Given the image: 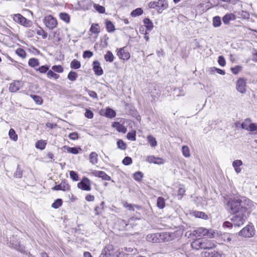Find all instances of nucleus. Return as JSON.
Returning a JSON list of instances; mask_svg holds the SVG:
<instances>
[{
    "mask_svg": "<svg viewBox=\"0 0 257 257\" xmlns=\"http://www.w3.org/2000/svg\"><path fill=\"white\" fill-rule=\"evenodd\" d=\"M245 203L240 199H230L226 204V208L230 210L231 213L235 214L239 212H245L246 207Z\"/></svg>",
    "mask_w": 257,
    "mask_h": 257,
    "instance_id": "f257e3e1",
    "label": "nucleus"
},
{
    "mask_svg": "<svg viewBox=\"0 0 257 257\" xmlns=\"http://www.w3.org/2000/svg\"><path fill=\"white\" fill-rule=\"evenodd\" d=\"M215 231L213 229H207L203 227H199L194 230L192 233L193 235H195L196 237H201L203 236H207L208 238H213L214 235Z\"/></svg>",
    "mask_w": 257,
    "mask_h": 257,
    "instance_id": "f03ea898",
    "label": "nucleus"
},
{
    "mask_svg": "<svg viewBox=\"0 0 257 257\" xmlns=\"http://www.w3.org/2000/svg\"><path fill=\"white\" fill-rule=\"evenodd\" d=\"M245 212H239L235 213L231 218L230 220L234 226L239 227L243 225L246 219Z\"/></svg>",
    "mask_w": 257,
    "mask_h": 257,
    "instance_id": "7ed1b4c3",
    "label": "nucleus"
},
{
    "mask_svg": "<svg viewBox=\"0 0 257 257\" xmlns=\"http://www.w3.org/2000/svg\"><path fill=\"white\" fill-rule=\"evenodd\" d=\"M254 226L251 224H248L238 232V235L245 238H250L254 235Z\"/></svg>",
    "mask_w": 257,
    "mask_h": 257,
    "instance_id": "20e7f679",
    "label": "nucleus"
},
{
    "mask_svg": "<svg viewBox=\"0 0 257 257\" xmlns=\"http://www.w3.org/2000/svg\"><path fill=\"white\" fill-rule=\"evenodd\" d=\"M43 23L45 26L50 30H52L57 25V21L52 15H48L44 17Z\"/></svg>",
    "mask_w": 257,
    "mask_h": 257,
    "instance_id": "39448f33",
    "label": "nucleus"
},
{
    "mask_svg": "<svg viewBox=\"0 0 257 257\" xmlns=\"http://www.w3.org/2000/svg\"><path fill=\"white\" fill-rule=\"evenodd\" d=\"M113 246L112 244L106 245L102 249L99 257H117L114 253Z\"/></svg>",
    "mask_w": 257,
    "mask_h": 257,
    "instance_id": "423d86ee",
    "label": "nucleus"
},
{
    "mask_svg": "<svg viewBox=\"0 0 257 257\" xmlns=\"http://www.w3.org/2000/svg\"><path fill=\"white\" fill-rule=\"evenodd\" d=\"M13 20L15 22L25 27L30 26V21L27 20L21 14H17L14 15Z\"/></svg>",
    "mask_w": 257,
    "mask_h": 257,
    "instance_id": "0eeeda50",
    "label": "nucleus"
},
{
    "mask_svg": "<svg viewBox=\"0 0 257 257\" xmlns=\"http://www.w3.org/2000/svg\"><path fill=\"white\" fill-rule=\"evenodd\" d=\"M77 187L82 190L90 191L91 190V182L88 178L84 177L82 178V180L77 184Z\"/></svg>",
    "mask_w": 257,
    "mask_h": 257,
    "instance_id": "6e6552de",
    "label": "nucleus"
},
{
    "mask_svg": "<svg viewBox=\"0 0 257 257\" xmlns=\"http://www.w3.org/2000/svg\"><path fill=\"white\" fill-rule=\"evenodd\" d=\"M246 80L242 78H239L236 83V89L240 93L243 94L246 92Z\"/></svg>",
    "mask_w": 257,
    "mask_h": 257,
    "instance_id": "1a4fd4ad",
    "label": "nucleus"
},
{
    "mask_svg": "<svg viewBox=\"0 0 257 257\" xmlns=\"http://www.w3.org/2000/svg\"><path fill=\"white\" fill-rule=\"evenodd\" d=\"M53 190H62L63 191H68L70 189V186L66 181L63 180L60 184L56 185L52 188Z\"/></svg>",
    "mask_w": 257,
    "mask_h": 257,
    "instance_id": "9d476101",
    "label": "nucleus"
},
{
    "mask_svg": "<svg viewBox=\"0 0 257 257\" xmlns=\"http://www.w3.org/2000/svg\"><path fill=\"white\" fill-rule=\"evenodd\" d=\"M202 249H207L208 251L215 248L216 246L213 241L208 239H202Z\"/></svg>",
    "mask_w": 257,
    "mask_h": 257,
    "instance_id": "9b49d317",
    "label": "nucleus"
},
{
    "mask_svg": "<svg viewBox=\"0 0 257 257\" xmlns=\"http://www.w3.org/2000/svg\"><path fill=\"white\" fill-rule=\"evenodd\" d=\"M146 161L150 163H154L158 165L163 164L165 162L164 160L162 158L155 157L153 156H148L146 159Z\"/></svg>",
    "mask_w": 257,
    "mask_h": 257,
    "instance_id": "f8f14e48",
    "label": "nucleus"
},
{
    "mask_svg": "<svg viewBox=\"0 0 257 257\" xmlns=\"http://www.w3.org/2000/svg\"><path fill=\"white\" fill-rule=\"evenodd\" d=\"M117 55L120 59L124 60H128L131 56L130 53L126 51L124 47L121 48L118 50Z\"/></svg>",
    "mask_w": 257,
    "mask_h": 257,
    "instance_id": "ddd939ff",
    "label": "nucleus"
},
{
    "mask_svg": "<svg viewBox=\"0 0 257 257\" xmlns=\"http://www.w3.org/2000/svg\"><path fill=\"white\" fill-rule=\"evenodd\" d=\"M10 242L12 245V246L16 249L20 251L23 250V247L20 245V242L17 240L16 237L13 236L12 237H10Z\"/></svg>",
    "mask_w": 257,
    "mask_h": 257,
    "instance_id": "4468645a",
    "label": "nucleus"
},
{
    "mask_svg": "<svg viewBox=\"0 0 257 257\" xmlns=\"http://www.w3.org/2000/svg\"><path fill=\"white\" fill-rule=\"evenodd\" d=\"M93 70L96 75L100 76L103 74V70L100 67V64L98 61L93 62Z\"/></svg>",
    "mask_w": 257,
    "mask_h": 257,
    "instance_id": "2eb2a0df",
    "label": "nucleus"
},
{
    "mask_svg": "<svg viewBox=\"0 0 257 257\" xmlns=\"http://www.w3.org/2000/svg\"><path fill=\"white\" fill-rule=\"evenodd\" d=\"M22 87V83L19 81H14L10 86L9 90L12 92H16Z\"/></svg>",
    "mask_w": 257,
    "mask_h": 257,
    "instance_id": "dca6fc26",
    "label": "nucleus"
},
{
    "mask_svg": "<svg viewBox=\"0 0 257 257\" xmlns=\"http://www.w3.org/2000/svg\"><path fill=\"white\" fill-rule=\"evenodd\" d=\"M150 94L152 97V101H156L159 99L160 96V90L155 87H153L150 91Z\"/></svg>",
    "mask_w": 257,
    "mask_h": 257,
    "instance_id": "f3484780",
    "label": "nucleus"
},
{
    "mask_svg": "<svg viewBox=\"0 0 257 257\" xmlns=\"http://www.w3.org/2000/svg\"><path fill=\"white\" fill-rule=\"evenodd\" d=\"M202 255L203 257H222V254L216 251H205L202 252Z\"/></svg>",
    "mask_w": 257,
    "mask_h": 257,
    "instance_id": "a211bd4d",
    "label": "nucleus"
},
{
    "mask_svg": "<svg viewBox=\"0 0 257 257\" xmlns=\"http://www.w3.org/2000/svg\"><path fill=\"white\" fill-rule=\"evenodd\" d=\"M112 127L115 128L116 130L120 133H125L127 131L126 127H125L122 124L118 122H114L112 125Z\"/></svg>",
    "mask_w": 257,
    "mask_h": 257,
    "instance_id": "6ab92c4d",
    "label": "nucleus"
},
{
    "mask_svg": "<svg viewBox=\"0 0 257 257\" xmlns=\"http://www.w3.org/2000/svg\"><path fill=\"white\" fill-rule=\"evenodd\" d=\"M242 164L240 160H236L232 162V166L236 173L238 174L241 172V169L239 167L242 165Z\"/></svg>",
    "mask_w": 257,
    "mask_h": 257,
    "instance_id": "aec40b11",
    "label": "nucleus"
},
{
    "mask_svg": "<svg viewBox=\"0 0 257 257\" xmlns=\"http://www.w3.org/2000/svg\"><path fill=\"white\" fill-rule=\"evenodd\" d=\"M235 15L230 13L226 14L225 16H224L222 18V21L224 24H228L230 21L235 20Z\"/></svg>",
    "mask_w": 257,
    "mask_h": 257,
    "instance_id": "412c9836",
    "label": "nucleus"
},
{
    "mask_svg": "<svg viewBox=\"0 0 257 257\" xmlns=\"http://www.w3.org/2000/svg\"><path fill=\"white\" fill-rule=\"evenodd\" d=\"M202 239H197L194 240L191 244L192 248L199 250L202 249Z\"/></svg>",
    "mask_w": 257,
    "mask_h": 257,
    "instance_id": "4be33fe9",
    "label": "nucleus"
},
{
    "mask_svg": "<svg viewBox=\"0 0 257 257\" xmlns=\"http://www.w3.org/2000/svg\"><path fill=\"white\" fill-rule=\"evenodd\" d=\"M64 148L66 150L68 153L74 155L78 154L79 152L81 151V149L80 148L70 147L67 146H65Z\"/></svg>",
    "mask_w": 257,
    "mask_h": 257,
    "instance_id": "5701e85b",
    "label": "nucleus"
},
{
    "mask_svg": "<svg viewBox=\"0 0 257 257\" xmlns=\"http://www.w3.org/2000/svg\"><path fill=\"white\" fill-rule=\"evenodd\" d=\"M89 162L93 165H95L98 162V155L96 152H91L89 156Z\"/></svg>",
    "mask_w": 257,
    "mask_h": 257,
    "instance_id": "b1692460",
    "label": "nucleus"
},
{
    "mask_svg": "<svg viewBox=\"0 0 257 257\" xmlns=\"http://www.w3.org/2000/svg\"><path fill=\"white\" fill-rule=\"evenodd\" d=\"M105 26L106 30L109 33L113 32L115 30V27L113 24L109 20H105Z\"/></svg>",
    "mask_w": 257,
    "mask_h": 257,
    "instance_id": "393cba45",
    "label": "nucleus"
},
{
    "mask_svg": "<svg viewBox=\"0 0 257 257\" xmlns=\"http://www.w3.org/2000/svg\"><path fill=\"white\" fill-rule=\"evenodd\" d=\"M236 14L237 17L240 19H248L250 17V15L248 12L243 10L237 12Z\"/></svg>",
    "mask_w": 257,
    "mask_h": 257,
    "instance_id": "a878e982",
    "label": "nucleus"
},
{
    "mask_svg": "<svg viewBox=\"0 0 257 257\" xmlns=\"http://www.w3.org/2000/svg\"><path fill=\"white\" fill-rule=\"evenodd\" d=\"M147 241L152 242H157L159 241L158 235L156 233L149 234L146 236Z\"/></svg>",
    "mask_w": 257,
    "mask_h": 257,
    "instance_id": "bb28decb",
    "label": "nucleus"
},
{
    "mask_svg": "<svg viewBox=\"0 0 257 257\" xmlns=\"http://www.w3.org/2000/svg\"><path fill=\"white\" fill-rule=\"evenodd\" d=\"M143 22L148 31H150L153 29L154 25L152 22L149 19L145 18Z\"/></svg>",
    "mask_w": 257,
    "mask_h": 257,
    "instance_id": "cd10ccee",
    "label": "nucleus"
},
{
    "mask_svg": "<svg viewBox=\"0 0 257 257\" xmlns=\"http://www.w3.org/2000/svg\"><path fill=\"white\" fill-rule=\"evenodd\" d=\"M28 64L30 66L36 69L37 68L36 67L39 65V60L34 58H31L29 60Z\"/></svg>",
    "mask_w": 257,
    "mask_h": 257,
    "instance_id": "c85d7f7f",
    "label": "nucleus"
},
{
    "mask_svg": "<svg viewBox=\"0 0 257 257\" xmlns=\"http://www.w3.org/2000/svg\"><path fill=\"white\" fill-rule=\"evenodd\" d=\"M105 115L106 117L108 118H113L116 115V112L112 109L110 108H107L106 109Z\"/></svg>",
    "mask_w": 257,
    "mask_h": 257,
    "instance_id": "c756f323",
    "label": "nucleus"
},
{
    "mask_svg": "<svg viewBox=\"0 0 257 257\" xmlns=\"http://www.w3.org/2000/svg\"><path fill=\"white\" fill-rule=\"evenodd\" d=\"M59 17L61 20L67 24L70 22V16L68 14L66 13H60Z\"/></svg>",
    "mask_w": 257,
    "mask_h": 257,
    "instance_id": "7c9ffc66",
    "label": "nucleus"
},
{
    "mask_svg": "<svg viewBox=\"0 0 257 257\" xmlns=\"http://www.w3.org/2000/svg\"><path fill=\"white\" fill-rule=\"evenodd\" d=\"M147 140L151 147H155L157 145V142L156 139L152 135L148 136Z\"/></svg>",
    "mask_w": 257,
    "mask_h": 257,
    "instance_id": "2f4dec72",
    "label": "nucleus"
},
{
    "mask_svg": "<svg viewBox=\"0 0 257 257\" xmlns=\"http://www.w3.org/2000/svg\"><path fill=\"white\" fill-rule=\"evenodd\" d=\"M80 62L76 59H73L70 63V67L72 69H77L80 68Z\"/></svg>",
    "mask_w": 257,
    "mask_h": 257,
    "instance_id": "473e14b6",
    "label": "nucleus"
},
{
    "mask_svg": "<svg viewBox=\"0 0 257 257\" xmlns=\"http://www.w3.org/2000/svg\"><path fill=\"white\" fill-rule=\"evenodd\" d=\"M104 59L107 62H112L114 60V56L111 52L108 51L104 55Z\"/></svg>",
    "mask_w": 257,
    "mask_h": 257,
    "instance_id": "72a5a7b5",
    "label": "nucleus"
},
{
    "mask_svg": "<svg viewBox=\"0 0 257 257\" xmlns=\"http://www.w3.org/2000/svg\"><path fill=\"white\" fill-rule=\"evenodd\" d=\"M47 143L45 141L40 140L38 141L36 143L35 147L37 149H39L41 150H44L45 148Z\"/></svg>",
    "mask_w": 257,
    "mask_h": 257,
    "instance_id": "f704fd0d",
    "label": "nucleus"
},
{
    "mask_svg": "<svg viewBox=\"0 0 257 257\" xmlns=\"http://www.w3.org/2000/svg\"><path fill=\"white\" fill-rule=\"evenodd\" d=\"M157 206L160 208L163 209L165 206V201L164 198L162 197H159L157 199Z\"/></svg>",
    "mask_w": 257,
    "mask_h": 257,
    "instance_id": "c9c22d12",
    "label": "nucleus"
},
{
    "mask_svg": "<svg viewBox=\"0 0 257 257\" xmlns=\"http://www.w3.org/2000/svg\"><path fill=\"white\" fill-rule=\"evenodd\" d=\"M143 13V10L142 8H137L134 10H133L131 12V16L133 17H136L139 16H141Z\"/></svg>",
    "mask_w": 257,
    "mask_h": 257,
    "instance_id": "e433bc0d",
    "label": "nucleus"
},
{
    "mask_svg": "<svg viewBox=\"0 0 257 257\" xmlns=\"http://www.w3.org/2000/svg\"><path fill=\"white\" fill-rule=\"evenodd\" d=\"M9 136L10 138L14 141H17L18 140V135L16 134L15 130L13 128H11L9 132Z\"/></svg>",
    "mask_w": 257,
    "mask_h": 257,
    "instance_id": "4c0bfd02",
    "label": "nucleus"
},
{
    "mask_svg": "<svg viewBox=\"0 0 257 257\" xmlns=\"http://www.w3.org/2000/svg\"><path fill=\"white\" fill-rule=\"evenodd\" d=\"M90 31L92 33L94 34H98L100 32L99 30V27L98 24H92L90 29Z\"/></svg>",
    "mask_w": 257,
    "mask_h": 257,
    "instance_id": "58836bf2",
    "label": "nucleus"
},
{
    "mask_svg": "<svg viewBox=\"0 0 257 257\" xmlns=\"http://www.w3.org/2000/svg\"><path fill=\"white\" fill-rule=\"evenodd\" d=\"M23 175V170L21 169L19 165L17 166L16 172L14 174V176L17 178H21Z\"/></svg>",
    "mask_w": 257,
    "mask_h": 257,
    "instance_id": "ea45409f",
    "label": "nucleus"
},
{
    "mask_svg": "<svg viewBox=\"0 0 257 257\" xmlns=\"http://www.w3.org/2000/svg\"><path fill=\"white\" fill-rule=\"evenodd\" d=\"M233 235L228 233H224L222 235V239L223 241L226 242H230L232 239V237Z\"/></svg>",
    "mask_w": 257,
    "mask_h": 257,
    "instance_id": "a19ab883",
    "label": "nucleus"
},
{
    "mask_svg": "<svg viewBox=\"0 0 257 257\" xmlns=\"http://www.w3.org/2000/svg\"><path fill=\"white\" fill-rule=\"evenodd\" d=\"M116 144L118 149L121 150H125L126 149V144L122 140H118Z\"/></svg>",
    "mask_w": 257,
    "mask_h": 257,
    "instance_id": "79ce46f5",
    "label": "nucleus"
},
{
    "mask_svg": "<svg viewBox=\"0 0 257 257\" xmlns=\"http://www.w3.org/2000/svg\"><path fill=\"white\" fill-rule=\"evenodd\" d=\"M221 24V19L219 16H215L213 19V25L214 27H218Z\"/></svg>",
    "mask_w": 257,
    "mask_h": 257,
    "instance_id": "37998d69",
    "label": "nucleus"
},
{
    "mask_svg": "<svg viewBox=\"0 0 257 257\" xmlns=\"http://www.w3.org/2000/svg\"><path fill=\"white\" fill-rule=\"evenodd\" d=\"M95 10L100 14H104L105 12V9L104 7L98 4H94L93 5Z\"/></svg>",
    "mask_w": 257,
    "mask_h": 257,
    "instance_id": "c03bdc74",
    "label": "nucleus"
},
{
    "mask_svg": "<svg viewBox=\"0 0 257 257\" xmlns=\"http://www.w3.org/2000/svg\"><path fill=\"white\" fill-rule=\"evenodd\" d=\"M182 152L183 155L186 158L189 157L190 156V150L188 146H183L182 148Z\"/></svg>",
    "mask_w": 257,
    "mask_h": 257,
    "instance_id": "a18cd8bd",
    "label": "nucleus"
},
{
    "mask_svg": "<svg viewBox=\"0 0 257 257\" xmlns=\"http://www.w3.org/2000/svg\"><path fill=\"white\" fill-rule=\"evenodd\" d=\"M78 77V75L76 72L73 71H70L68 75V78L69 80L74 81L76 80Z\"/></svg>",
    "mask_w": 257,
    "mask_h": 257,
    "instance_id": "49530a36",
    "label": "nucleus"
},
{
    "mask_svg": "<svg viewBox=\"0 0 257 257\" xmlns=\"http://www.w3.org/2000/svg\"><path fill=\"white\" fill-rule=\"evenodd\" d=\"M83 6H82V9L84 10H89L92 6V2L88 1H85L83 2Z\"/></svg>",
    "mask_w": 257,
    "mask_h": 257,
    "instance_id": "de8ad7c7",
    "label": "nucleus"
},
{
    "mask_svg": "<svg viewBox=\"0 0 257 257\" xmlns=\"http://www.w3.org/2000/svg\"><path fill=\"white\" fill-rule=\"evenodd\" d=\"M136 131L128 132L126 135V138L131 141H136Z\"/></svg>",
    "mask_w": 257,
    "mask_h": 257,
    "instance_id": "09e8293b",
    "label": "nucleus"
},
{
    "mask_svg": "<svg viewBox=\"0 0 257 257\" xmlns=\"http://www.w3.org/2000/svg\"><path fill=\"white\" fill-rule=\"evenodd\" d=\"M62 204V200L61 199H57L52 203V207L57 209L60 207Z\"/></svg>",
    "mask_w": 257,
    "mask_h": 257,
    "instance_id": "8fccbe9b",
    "label": "nucleus"
},
{
    "mask_svg": "<svg viewBox=\"0 0 257 257\" xmlns=\"http://www.w3.org/2000/svg\"><path fill=\"white\" fill-rule=\"evenodd\" d=\"M251 122V120L249 118H246L241 123V127L242 128L247 130L248 129V125Z\"/></svg>",
    "mask_w": 257,
    "mask_h": 257,
    "instance_id": "3c124183",
    "label": "nucleus"
},
{
    "mask_svg": "<svg viewBox=\"0 0 257 257\" xmlns=\"http://www.w3.org/2000/svg\"><path fill=\"white\" fill-rule=\"evenodd\" d=\"M49 67L48 65L42 66L38 68H36V70L39 71L41 73H45L49 71Z\"/></svg>",
    "mask_w": 257,
    "mask_h": 257,
    "instance_id": "603ef678",
    "label": "nucleus"
},
{
    "mask_svg": "<svg viewBox=\"0 0 257 257\" xmlns=\"http://www.w3.org/2000/svg\"><path fill=\"white\" fill-rule=\"evenodd\" d=\"M194 215L196 217L205 219L208 218V216L206 214H205L204 212L200 211L195 212Z\"/></svg>",
    "mask_w": 257,
    "mask_h": 257,
    "instance_id": "864d4df0",
    "label": "nucleus"
},
{
    "mask_svg": "<svg viewBox=\"0 0 257 257\" xmlns=\"http://www.w3.org/2000/svg\"><path fill=\"white\" fill-rule=\"evenodd\" d=\"M31 97L37 104H41L42 103L43 100L40 96L36 95H31Z\"/></svg>",
    "mask_w": 257,
    "mask_h": 257,
    "instance_id": "5fc2aeb1",
    "label": "nucleus"
},
{
    "mask_svg": "<svg viewBox=\"0 0 257 257\" xmlns=\"http://www.w3.org/2000/svg\"><path fill=\"white\" fill-rule=\"evenodd\" d=\"M16 53L20 57L24 58L26 56V53L23 49L18 48L16 51Z\"/></svg>",
    "mask_w": 257,
    "mask_h": 257,
    "instance_id": "6e6d98bb",
    "label": "nucleus"
},
{
    "mask_svg": "<svg viewBox=\"0 0 257 257\" xmlns=\"http://www.w3.org/2000/svg\"><path fill=\"white\" fill-rule=\"evenodd\" d=\"M143 177V174L140 171L136 172L134 175V178L137 181H140L142 180Z\"/></svg>",
    "mask_w": 257,
    "mask_h": 257,
    "instance_id": "4d7b16f0",
    "label": "nucleus"
},
{
    "mask_svg": "<svg viewBox=\"0 0 257 257\" xmlns=\"http://www.w3.org/2000/svg\"><path fill=\"white\" fill-rule=\"evenodd\" d=\"M47 76L49 78H53L55 79H57L59 77V75L54 73L52 70H49L47 72Z\"/></svg>",
    "mask_w": 257,
    "mask_h": 257,
    "instance_id": "13d9d810",
    "label": "nucleus"
},
{
    "mask_svg": "<svg viewBox=\"0 0 257 257\" xmlns=\"http://www.w3.org/2000/svg\"><path fill=\"white\" fill-rule=\"evenodd\" d=\"M210 72L211 73L213 72H217L218 74H221V75H224L225 74V71L223 70H221L219 68H217L215 67H213L210 68Z\"/></svg>",
    "mask_w": 257,
    "mask_h": 257,
    "instance_id": "bf43d9fd",
    "label": "nucleus"
},
{
    "mask_svg": "<svg viewBox=\"0 0 257 257\" xmlns=\"http://www.w3.org/2000/svg\"><path fill=\"white\" fill-rule=\"evenodd\" d=\"M185 189L183 187H180L178 190V199H181L183 196L185 194Z\"/></svg>",
    "mask_w": 257,
    "mask_h": 257,
    "instance_id": "052dcab7",
    "label": "nucleus"
},
{
    "mask_svg": "<svg viewBox=\"0 0 257 257\" xmlns=\"http://www.w3.org/2000/svg\"><path fill=\"white\" fill-rule=\"evenodd\" d=\"M52 69L56 72L62 73L63 72V68L61 65H54L52 67Z\"/></svg>",
    "mask_w": 257,
    "mask_h": 257,
    "instance_id": "680f3d73",
    "label": "nucleus"
},
{
    "mask_svg": "<svg viewBox=\"0 0 257 257\" xmlns=\"http://www.w3.org/2000/svg\"><path fill=\"white\" fill-rule=\"evenodd\" d=\"M70 178L74 181L78 180V174L73 171H70L69 172Z\"/></svg>",
    "mask_w": 257,
    "mask_h": 257,
    "instance_id": "e2e57ef3",
    "label": "nucleus"
},
{
    "mask_svg": "<svg viewBox=\"0 0 257 257\" xmlns=\"http://www.w3.org/2000/svg\"><path fill=\"white\" fill-rule=\"evenodd\" d=\"M122 163L124 165H129L132 163V159L130 157H125L123 159Z\"/></svg>",
    "mask_w": 257,
    "mask_h": 257,
    "instance_id": "0e129e2a",
    "label": "nucleus"
},
{
    "mask_svg": "<svg viewBox=\"0 0 257 257\" xmlns=\"http://www.w3.org/2000/svg\"><path fill=\"white\" fill-rule=\"evenodd\" d=\"M37 34L39 36H42L43 39H46L47 37V33L42 29L38 30Z\"/></svg>",
    "mask_w": 257,
    "mask_h": 257,
    "instance_id": "69168bd1",
    "label": "nucleus"
},
{
    "mask_svg": "<svg viewBox=\"0 0 257 257\" xmlns=\"http://www.w3.org/2000/svg\"><path fill=\"white\" fill-rule=\"evenodd\" d=\"M84 115L87 118L91 119L93 117L94 114L92 111L88 109H86V111L85 112Z\"/></svg>",
    "mask_w": 257,
    "mask_h": 257,
    "instance_id": "338daca9",
    "label": "nucleus"
},
{
    "mask_svg": "<svg viewBox=\"0 0 257 257\" xmlns=\"http://www.w3.org/2000/svg\"><path fill=\"white\" fill-rule=\"evenodd\" d=\"M248 131L250 132L257 131V124L254 123H250L248 125Z\"/></svg>",
    "mask_w": 257,
    "mask_h": 257,
    "instance_id": "774afa93",
    "label": "nucleus"
}]
</instances>
